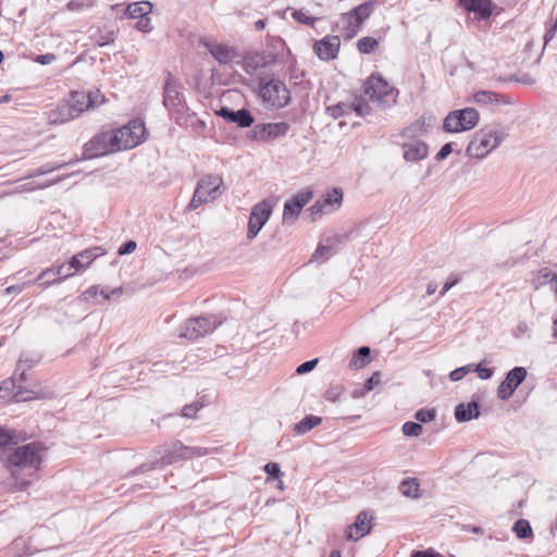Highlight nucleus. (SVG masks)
Segmentation results:
<instances>
[{
    "label": "nucleus",
    "mask_w": 557,
    "mask_h": 557,
    "mask_svg": "<svg viewBox=\"0 0 557 557\" xmlns=\"http://www.w3.org/2000/svg\"><path fill=\"white\" fill-rule=\"evenodd\" d=\"M46 450V447L38 442L16 447L8 456V466L12 476L16 481L21 480L23 486L28 485L29 481L24 480V476H33L39 471Z\"/></svg>",
    "instance_id": "nucleus-1"
},
{
    "label": "nucleus",
    "mask_w": 557,
    "mask_h": 557,
    "mask_svg": "<svg viewBox=\"0 0 557 557\" xmlns=\"http://www.w3.org/2000/svg\"><path fill=\"white\" fill-rule=\"evenodd\" d=\"M163 104L169 110L176 124L182 127L203 129L206 124L195 113L189 112L184 95L178 89V84L170 75L163 90Z\"/></svg>",
    "instance_id": "nucleus-2"
},
{
    "label": "nucleus",
    "mask_w": 557,
    "mask_h": 557,
    "mask_svg": "<svg viewBox=\"0 0 557 557\" xmlns=\"http://www.w3.org/2000/svg\"><path fill=\"white\" fill-rule=\"evenodd\" d=\"M258 96L264 107L275 110L287 107L292 101L289 88L283 81L274 77L259 79Z\"/></svg>",
    "instance_id": "nucleus-3"
},
{
    "label": "nucleus",
    "mask_w": 557,
    "mask_h": 557,
    "mask_svg": "<svg viewBox=\"0 0 557 557\" xmlns=\"http://www.w3.org/2000/svg\"><path fill=\"white\" fill-rule=\"evenodd\" d=\"M507 134L496 126H485L478 131L467 147L470 158L483 159L495 150L506 138Z\"/></svg>",
    "instance_id": "nucleus-4"
},
{
    "label": "nucleus",
    "mask_w": 557,
    "mask_h": 557,
    "mask_svg": "<svg viewBox=\"0 0 557 557\" xmlns=\"http://www.w3.org/2000/svg\"><path fill=\"white\" fill-rule=\"evenodd\" d=\"M222 321L214 314L199 315L186 320L178 327V337L195 341L212 333Z\"/></svg>",
    "instance_id": "nucleus-5"
},
{
    "label": "nucleus",
    "mask_w": 557,
    "mask_h": 557,
    "mask_svg": "<svg viewBox=\"0 0 557 557\" xmlns=\"http://www.w3.org/2000/svg\"><path fill=\"white\" fill-rule=\"evenodd\" d=\"M373 12V2L366 1L357 5L349 12L343 13L338 21V26L346 39H351L361 29L366 20L370 17Z\"/></svg>",
    "instance_id": "nucleus-6"
},
{
    "label": "nucleus",
    "mask_w": 557,
    "mask_h": 557,
    "mask_svg": "<svg viewBox=\"0 0 557 557\" xmlns=\"http://www.w3.org/2000/svg\"><path fill=\"white\" fill-rule=\"evenodd\" d=\"M146 128L141 120L135 119L112 132L116 151L132 149L141 144Z\"/></svg>",
    "instance_id": "nucleus-7"
},
{
    "label": "nucleus",
    "mask_w": 557,
    "mask_h": 557,
    "mask_svg": "<svg viewBox=\"0 0 557 557\" xmlns=\"http://www.w3.org/2000/svg\"><path fill=\"white\" fill-rule=\"evenodd\" d=\"M480 121V114L474 108L454 110L447 114L443 122L446 133H461L474 128Z\"/></svg>",
    "instance_id": "nucleus-8"
},
{
    "label": "nucleus",
    "mask_w": 557,
    "mask_h": 557,
    "mask_svg": "<svg viewBox=\"0 0 557 557\" xmlns=\"http://www.w3.org/2000/svg\"><path fill=\"white\" fill-rule=\"evenodd\" d=\"M363 91L372 102H376L382 107L389 106L396 101L395 89L380 75H371L363 84Z\"/></svg>",
    "instance_id": "nucleus-9"
},
{
    "label": "nucleus",
    "mask_w": 557,
    "mask_h": 557,
    "mask_svg": "<svg viewBox=\"0 0 557 557\" xmlns=\"http://www.w3.org/2000/svg\"><path fill=\"white\" fill-rule=\"evenodd\" d=\"M343 193L338 188H333L321 198H319L309 209L308 213L312 221L318 220L324 214H330L342 206Z\"/></svg>",
    "instance_id": "nucleus-10"
},
{
    "label": "nucleus",
    "mask_w": 557,
    "mask_h": 557,
    "mask_svg": "<svg viewBox=\"0 0 557 557\" xmlns=\"http://www.w3.org/2000/svg\"><path fill=\"white\" fill-rule=\"evenodd\" d=\"M116 151L113 143V134L111 132H102L95 135L84 146V157L94 159Z\"/></svg>",
    "instance_id": "nucleus-11"
},
{
    "label": "nucleus",
    "mask_w": 557,
    "mask_h": 557,
    "mask_svg": "<svg viewBox=\"0 0 557 557\" xmlns=\"http://www.w3.org/2000/svg\"><path fill=\"white\" fill-rule=\"evenodd\" d=\"M289 128L286 122L256 124L250 131L249 138L256 141H270L285 137Z\"/></svg>",
    "instance_id": "nucleus-12"
},
{
    "label": "nucleus",
    "mask_w": 557,
    "mask_h": 557,
    "mask_svg": "<svg viewBox=\"0 0 557 557\" xmlns=\"http://www.w3.org/2000/svg\"><path fill=\"white\" fill-rule=\"evenodd\" d=\"M271 213L272 203L269 200H262L252 207L248 221V239H253L259 234L261 228L270 219Z\"/></svg>",
    "instance_id": "nucleus-13"
},
{
    "label": "nucleus",
    "mask_w": 557,
    "mask_h": 557,
    "mask_svg": "<svg viewBox=\"0 0 557 557\" xmlns=\"http://www.w3.org/2000/svg\"><path fill=\"white\" fill-rule=\"evenodd\" d=\"M527 369L523 367H515L511 369L505 380L499 384L497 388V397L500 400H508L518 388V386L525 380L527 377Z\"/></svg>",
    "instance_id": "nucleus-14"
},
{
    "label": "nucleus",
    "mask_w": 557,
    "mask_h": 557,
    "mask_svg": "<svg viewBox=\"0 0 557 557\" xmlns=\"http://www.w3.org/2000/svg\"><path fill=\"white\" fill-rule=\"evenodd\" d=\"M313 193L307 188L294 195L284 203L283 221L294 222L300 214L302 208L312 199Z\"/></svg>",
    "instance_id": "nucleus-15"
},
{
    "label": "nucleus",
    "mask_w": 557,
    "mask_h": 557,
    "mask_svg": "<svg viewBox=\"0 0 557 557\" xmlns=\"http://www.w3.org/2000/svg\"><path fill=\"white\" fill-rule=\"evenodd\" d=\"M373 516L369 511H360L352 524L345 531V539L349 542H356L371 532Z\"/></svg>",
    "instance_id": "nucleus-16"
},
{
    "label": "nucleus",
    "mask_w": 557,
    "mask_h": 557,
    "mask_svg": "<svg viewBox=\"0 0 557 557\" xmlns=\"http://www.w3.org/2000/svg\"><path fill=\"white\" fill-rule=\"evenodd\" d=\"M196 189H200L208 200H215L224 193L223 178L219 174H206L198 181Z\"/></svg>",
    "instance_id": "nucleus-17"
},
{
    "label": "nucleus",
    "mask_w": 557,
    "mask_h": 557,
    "mask_svg": "<svg viewBox=\"0 0 557 557\" xmlns=\"http://www.w3.org/2000/svg\"><path fill=\"white\" fill-rule=\"evenodd\" d=\"M106 253L102 247H92L74 255L69 261V269L79 273L85 271L95 259Z\"/></svg>",
    "instance_id": "nucleus-18"
},
{
    "label": "nucleus",
    "mask_w": 557,
    "mask_h": 557,
    "mask_svg": "<svg viewBox=\"0 0 557 557\" xmlns=\"http://www.w3.org/2000/svg\"><path fill=\"white\" fill-rule=\"evenodd\" d=\"M215 113L223 120L235 123L242 128L250 127L255 122L253 115L245 108L234 111L227 107H221Z\"/></svg>",
    "instance_id": "nucleus-19"
},
{
    "label": "nucleus",
    "mask_w": 557,
    "mask_h": 557,
    "mask_svg": "<svg viewBox=\"0 0 557 557\" xmlns=\"http://www.w3.org/2000/svg\"><path fill=\"white\" fill-rule=\"evenodd\" d=\"M341 46V39L338 36H325L320 41L314 44V52L319 59L323 61H331L337 57Z\"/></svg>",
    "instance_id": "nucleus-20"
},
{
    "label": "nucleus",
    "mask_w": 557,
    "mask_h": 557,
    "mask_svg": "<svg viewBox=\"0 0 557 557\" xmlns=\"http://www.w3.org/2000/svg\"><path fill=\"white\" fill-rule=\"evenodd\" d=\"M180 460H183V443L180 441L171 443L163 456L156 462H152L151 465H141L137 472H146L148 470H151L154 466L161 463V465H172L174 462H177Z\"/></svg>",
    "instance_id": "nucleus-21"
},
{
    "label": "nucleus",
    "mask_w": 557,
    "mask_h": 557,
    "mask_svg": "<svg viewBox=\"0 0 557 557\" xmlns=\"http://www.w3.org/2000/svg\"><path fill=\"white\" fill-rule=\"evenodd\" d=\"M38 362L39 357L37 355H32L27 352L22 354L17 361L14 375L12 377L13 385L15 386V384H18V387H21V384L26 380V372L30 370L33 367H35Z\"/></svg>",
    "instance_id": "nucleus-22"
},
{
    "label": "nucleus",
    "mask_w": 557,
    "mask_h": 557,
    "mask_svg": "<svg viewBox=\"0 0 557 557\" xmlns=\"http://www.w3.org/2000/svg\"><path fill=\"white\" fill-rule=\"evenodd\" d=\"M205 47L220 64L230 63L236 55L233 48L223 44L206 41Z\"/></svg>",
    "instance_id": "nucleus-23"
},
{
    "label": "nucleus",
    "mask_w": 557,
    "mask_h": 557,
    "mask_svg": "<svg viewBox=\"0 0 557 557\" xmlns=\"http://www.w3.org/2000/svg\"><path fill=\"white\" fill-rule=\"evenodd\" d=\"M404 158L406 161L416 162L428 157V145L423 141L416 140L403 145Z\"/></svg>",
    "instance_id": "nucleus-24"
},
{
    "label": "nucleus",
    "mask_w": 557,
    "mask_h": 557,
    "mask_svg": "<svg viewBox=\"0 0 557 557\" xmlns=\"http://www.w3.org/2000/svg\"><path fill=\"white\" fill-rule=\"evenodd\" d=\"M460 4L468 12L475 13L479 18L486 20L491 16V2L490 0H459Z\"/></svg>",
    "instance_id": "nucleus-25"
},
{
    "label": "nucleus",
    "mask_w": 557,
    "mask_h": 557,
    "mask_svg": "<svg viewBox=\"0 0 557 557\" xmlns=\"http://www.w3.org/2000/svg\"><path fill=\"white\" fill-rule=\"evenodd\" d=\"M50 124H64L75 119L73 111L67 102L59 104L55 109L47 113Z\"/></svg>",
    "instance_id": "nucleus-26"
},
{
    "label": "nucleus",
    "mask_w": 557,
    "mask_h": 557,
    "mask_svg": "<svg viewBox=\"0 0 557 557\" xmlns=\"http://www.w3.org/2000/svg\"><path fill=\"white\" fill-rule=\"evenodd\" d=\"M480 416V406L476 401L459 404L455 408V418L458 422H467Z\"/></svg>",
    "instance_id": "nucleus-27"
},
{
    "label": "nucleus",
    "mask_w": 557,
    "mask_h": 557,
    "mask_svg": "<svg viewBox=\"0 0 557 557\" xmlns=\"http://www.w3.org/2000/svg\"><path fill=\"white\" fill-rule=\"evenodd\" d=\"M71 107L75 119L81 116L85 111L91 109L86 92L73 91L71 98L66 101Z\"/></svg>",
    "instance_id": "nucleus-28"
},
{
    "label": "nucleus",
    "mask_w": 557,
    "mask_h": 557,
    "mask_svg": "<svg viewBox=\"0 0 557 557\" xmlns=\"http://www.w3.org/2000/svg\"><path fill=\"white\" fill-rule=\"evenodd\" d=\"M473 99L478 104H507L510 102L506 96L490 90L475 92Z\"/></svg>",
    "instance_id": "nucleus-29"
},
{
    "label": "nucleus",
    "mask_w": 557,
    "mask_h": 557,
    "mask_svg": "<svg viewBox=\"0 0 557 557\" xmlns=\"http://www.w3.org/2000/svg\"><path fill=\"white\" fill-rule=\"evenodd\" d=\"M152 11V3L149 1L133 2L125 9V15L128 18H140L149 15Z\"/></svg>",
    "instance_id": "nucleus-30"
},
{
    "label": "nucleus",
    "mask_w": 557,
    "mask_h": 557,
    "mask_svg": "<svg viewBox=\"0 0 557 557\" xmlns=\"http://www.w3.org/2000/svg\"><path fill=\"white\" fill-rule=\"evenodd\" d=\"M431 125V117L422 116L405 128L404 135L409 138L418 137L426 133L428 127Z\"/></svg>",
    "instance_id": "nucleus-31"
},
{
    "label": "nucleus",
    "mask_w": 557,
    "mask_h": 557,
    "mask_svg": "<svg viewBox=\"0 0 557 557\" xmlns=\"http://www.w3.org/2000/svg\"><path fill=\"white\" fill-rule=\"evenodd\" d=\"M322 423V419L318 416H306L302 420L294 425L293 431L296 434L302 435L311 431L313 428L320 425Z\"/></svg>",
    "instance_id": "nucleus-32"
},
{
    "label": "nucleus",
    "mask_w": 557,
    "mask_h": 557,
    "mask_svg": "<svg viewBox=\"0 0 557 557\" xmlns=\"http://www.w3.org/2000/svg\"><path fill=\"white\" fill-rule=\"evenodd\" d=\"M370 354L371 349L368 346L358 348L349 362L350 368L360 369L369 364L371 361Z\"/></svg>",
    "instance_id": "nucleus-33"
},
{
    "label": "nucleus",
    "mask_w": 557,
    "mask_h": 557,
    "mask_svg": "<svg viewBox=\"0 0 557 557\" xmlns=\"http://www.w3.org/2000/svg\"><path fill=\"white\" fill-rule=\"evenodd\" d=\"M215 451H218L216 447L207 448L200 446H187L183 444V460L200 458Z\"/></svg>",
    "instance_id": "nucleus-34"
},
{
    "label": "nucleus",
    "mask_w": 557,
    "mask_h": 557,
    "mask_svg": "<svg viewBox=\"0 0 557 557\" xmlns=\"http://www.w3.org/2000/svg\"><path fill=\"white\" fill-rule=\"evenodd\" d=\"M400 493L409 498L420 497V485L417 479H405L399 486Z\"/></svg>",
    "instance_id": "nucleus-35"
},
{
    "label": "nucleus",
    "mask_w": 557,
    "mask_h": 557,
    "mask_svg": "<svg viewBox=\"0 0 557 557\" xmlns=\"http://www.w3.org/2000/svg\"><path fill=\"white\" fill-rule=\"evenodd\" d=\"M54 270H55L57 276L53 278H49L48 281H45L42 283L44 287H49L52 284L60 283L61 281H63L67 277H71L76 273V272H74L73 269H69V262L62 263V264L55 267Z\"/></svg>",
    "instance_id": "nucleus-36"
},
{
    "label": "nucleus",
    "mask_w": 557,
    "mask_h": 557,
    "mask_svg": "<svg viewBox=\"0 0 557 557\" xmlns=\"http://www.w3.org/2000/svg\"><path fill=\"white\" fill-rule=\"evenodd\" d=\"M557 273L553 272L548 268H542L539 270L536 276L532 281L534 289H539L543 286L549 285Z\"/></svg>",
    "instance_id": "nucleus-37"
},
{
    "label": "nucleus",
    "mask_w": 557,
    "mask_h": 557,
    "mask_svg": "<svg viewBox=\"0 0 557 557\" xmlns=\"http://www.w3.org/2000/svg\"><path fill=\"white\" fill-rule=\"evenodd\" d=\"M91 38L97 46L104 47L114 42L116 34L113 29H98L96 34L91 35Z\"/></svg>",
    "instance_id": "nucleus-38"
},
{
    "label": "nucleus",
    "mask_w": 557,
    "mask_h": 557,
    "mask_svg": "<svg viewBox=\"0 0 557 557\" xmlns=\"http://www.w3.org/2000/svg\"><path fill=\"white\" fill-rule=\"evenodd\" d=\"M352 112V104L347 102H338L326 107V113L333 119H339Z\"/></svg>",
    "instance_id": "nucleus-39"
},
{
    "label": "nucleus",
    "mask_w": 557,
    "mask_h": 557,
    "mask_svg": "<svg viewBox=\"0 0 557 557\" xmlns=\"http://www.w3.org/2000/svg\"><path fill=\"white\" fill-rule=\"evenodd\" d=\"M70 163L71 162L48 163V164L41 165L40 168L29 172L26 177L27 178H33V177L41 176V175L51 173L53 171L63 169L64 166H66Z\"/></svg>",
    "instance_id": "nucleus-40"
},
{
    "label": "nucleus",
    "mask_w": 557,
    "mask_h": 557,
    "mask_svg": "<svg viewBox=\"0 0 557 557\" xmlns=\"http://www.w3.org/2000/svg\"><path fill=\"white\" fill-rule=\"evenodd\" d=\"M276 54L269 53L267 55H256L255 58L247 59L246 64L248 66H253L255 69L264 67L270 65L276 61Z\"/></svg>",
    "instance_id": "nucleus-41"
},
{
    "label": "nucleus",
    "mask_w": 557,
    "mask_h": 557,
    "mask_svg": "<svg viewBox=\"0 0 557 557\" xmlns=\"http://www.w3.org/2000/svg\"><path fill=\"white\" fill-rule=\"evenodd\" d=\"M17 444L16 432L4 426H0V448Z\"/></svg>",
    "instance_id": "nucleus-42"
},
{
    "label": "nucleus",
    "mask_w": 557,
    "mask_h": 557,
    "mask_svg": "<svg viewBox=\"0 0 557 557\" xmlns=\"http://www.w3.org/2000/svg\"><path fill=\"white\" fill-rule=\"evenodd\" d=\"M345 392V388L341 384L331 385L323 394V398L331 403H338Z\"/></svg>",
    "instance_id": "nucleus-43"
},
{
    "label": "nucleus",
    "mask_w": 557,
    "mask_h": 557,
    "mask_svg": "<svg viewBox=\"0 0 557 557\" xmlns=\"http://www.w3.org/2000/svg\"><path fill=\"white\" fill-rule=\"evenodd\" d=\"M512 531L516 533L518 539H527L532 535V529L528 520L519 519L515 522Z\"/></svg>",
    "instance_id": "nucleus-44"
},
{
    "label": "nucleus",
    "mask_w": 557,
    "mask_h": 557,
    "mask_svg": "<svg viewBox=\"0 0 557 557\" xmlns=\"http://www.w3.org/2000/svg\"><path fill=\"white\" fill-rule=\"evenodd\" d=\"M376 46L377 40L369 36L360 38L357 42L358 50L367 54L373 52Z\"/></svg>",
    "instance_id": "nucleus-45"
},
{
    "label": "nucleus",
    "mask_w": 557,
    "mask_h": 557,
    "mask_svg": "<svg viewBox=\"0 0 557 557\" xmlns=\"http://www.w3.org/2000/svg\"><path fill=\"white\" fill-rule=\"evenodd\" d=\"M333 255V247L327 245H319L315 251L313 252L310 262L317 261L319 259L327 260Z\"/></svg>",
    "instance_id": "nucleus-46"
},
{
    "label": "nucleus",
    "mask_w": 557,
    "mask_h": 557,
    "mask_svg": "<svg viewBox=\"0 0 557 557\" xmlns=\"http://www.w3.org/2000/svg\"><path fill=\"white\" fill-rule=\"evenodd\" d=\"M423 431V428L420 423H417V422H405L403 424V433L406 435V436H419Z\"/></svg>",
    "instance_id": "nucleus-47"
},
{
    "label": "nucleus",
    "mask_w": 557,
    "mask_h": 557,
    "mask_svg": "<svg viewBox=\"0 0 557 557\" xmlns=\"http://www.w3.org/2000/svg\"><path fill=\"white\" fill-rule=\"evenodd\" d=\"M205 406L201 401H196L189 405L184 406L182 409V416L185 418H194L196 413Z\"/></svg>",
    "instance_id": "nucleus-48"
},
{
    "label": "nucleus",
    "mask_w": 557,
    "mask_h": 557,
    "mask_svg": "<svg viewBox=\"0 0 557 557\" xmlns=\"http://www.w3.org/2000/svg\"><path fill=\"white\" fill-rule=\"evenodd\" d=\"M292 15L297 22L308 25V26H313V24L315 22V18L312 16H309L307 14V12L304 10H295Z\"/></svg>",
    "instance_id": "nucleus-49"
},
{
    "label": "nucleus",
    "mask_w": 557,
    "mask_h": 557,
    "mask_svg": "<svg viewBox=\"0 0 557 557\" xmlns=\"http://www.w3.org/2000/svg\"><path fill=\"white\" fill-rule=\"evenodd\" d=\"M86 95L88 96V103L91 109L101 106L106 101L104 96L99 90L89 91Z\"/></svg>",
    "instance_id": "nucleus-50"
},
{
    "label": "nucleus",
    "mask_w": 557,
    "mask_h": 557,
    "mask_svg": "<svg viewBox=\"0 0 557 557\" xmlns=\"http://www.w3.org/2000/svg\"><path fill=\"white\" fill-rule=\"evenodd\" d=\"M209 200L201 195L200 189H195L191 200L188 203L189 210H196L201 205L207 203Z\"/></svg>",
    "instance_id": "nucleus-51"
},
{
    "label": "nucleus",
    "mask_w": 557,
    "mask_h": 557,
    "mask_svg": "<svg viewBox=\"0 0 557 557\" xmlns=\"http://www.w3.org/2000/svg\"><path fill=\"white\" fill-rule=\"evenodd\" d=\"M436 416L435 409H420L416 412L414 418L423 423L432 421Z\"/></svg>",
    "instance_id": "nucleus-52"
},
{
    "label": "nucleus",
    "mask_w": 557,
    "mask_h": 557,
    "mask_svg": "<svg viewBox=\"0 0 557 557\" xmlns=\"http://www.w3.org/2000/svg\"><path fill=\"white\" fill-rule=\"evenodd\" d=\"M352 104V111L359 116H366L370 113V106L362 99H356Z\"/></svg>",
    "instance_id": "nucleus-53"
},
{
    "label": "nucleus",
    "mask_w": 557,
    "mask_h": 557,
    "mask_svg": "<svg viewBox=\"0 0 557 557\" xmlns=\"http://www.w3.org/2000/svg\"><path fill=\"white\" fill-rule=\"evenodd\" d=\"M64 177L62 176H59L58 178L53 180V181H49L40 186H35L33 183H28V184H25V185H22L21 186V191H33L37 188H47L49 186H52L57 183H60L61 181H63Z\"/></svg>",
    "instance_id": "nucleus-54"
},
{
    "label": "nucleus",
    "mask_w": 557,
    "mask_h": 557,
    "mask_svg": "<svg viewBox=\"0 0 557 557\" xmlns=\"http://www.w3.org/2000/svg\"><path fill=\"white\" fill-rule=\"evenodd\" d=\"M471 371L470 366H463L453 370L449 374V379L454 382L460 381Z\"/></svg>",
    "instance_id": "nucleus-55"
},
{
    "label": "nucleus",
    "mask_w": 557,
    "mask_h": 557,
    "mask_svg": "<svg viewBox=\"0 0 557 557\" xmlns=\"http://www.w3.org/2000/svg\"><path fill=\"white\" fill-rule=\"evenodd\" d=\"M264 472L268 474L269 478L273 479H280V476L282 475L281 468L276 462L267 463L264 466Z\"/></svg>",
    "instance_id": "nucleus-56"
},
{
    "label": "nucleus",
    "mask_w": 557,
    "mask_h": 557,
    "mask_svg": "<svg viewBox=\"0 0 557 557\" xmlns=\"http://www.w3.org/2000/svg\"><path fill=\"white\" fill-rule=\"evenodd\" d=\"M135 28L141 33H150L152 30L151 20L148 15L138 18V22L135 24Z\"/></svg>",
    "instance_id": "nucleus-57"
},
{
    "label": "nucleus",
    "mask_w": 557,
    "mask_h": 557,
    "mask_svg": "<svg viewBox=\"0 0 557 557\" xmlns=\"http://www.w3.org/2000/svg\"><path fill=\"white\" fill-rule=\"evenodd\" d=\"M381 382V374L379 372H374L368 380H366L363 387L369 393Z\"/></svg>",
    "instance_id": "nucleus-58"
},
{
    "label": "nucleus",
    "mask_w": 557,
    "mask_h": 557,
    "mask_svg": "<svg viewBox=\"0 0 557 557\" xmlns=\"http://www.w3.org/2000/svg\"><path fill=\"white\" fill-rule=\"evenodd\" d=\"M317 363H318V359L305 361L297 367L296 372L298 374L308 373L315 368Z\"/></svg>",
    "instance_id": "nucleus-59"
},
{
    "label": "nucleus",
    "mask_w": 557,
    "mask_h": 557,
    "mask_svg": "<svg viewBox=\"0 0 557 557\" xmlns=\"http://www.w3.org/2000/svg\"><path fill=\"white\" fill-rule=\"evenodd\" d=\"M122 293H123L122 287H116L111 290H109L108 288H101V290H100V295L104 299H108V300L115 298V297H120L122 295Z\"/></svg>",
    "instance_id": "nucleus-60"
},
{
    "label": "nucleus",
    "mask_w": 557,
    "mask_h": 557,
    "mask_svg": "<svg viewBox=\"0 0 557 557\" xmlns=\"http://www.w3.org/2000/svg\"><path fill=\"white\" fill-rule=\"evenodd\" d=\"M137 247V244L136 242L134 240H127L126 243H124L117 250V253L120 256H124V255H128V253H132Z\"/></svg>",
    "instance_id": "nucleus-61"
},
{
    "label": "nucleus",
    "mask_w": 557,
    "mask_h": 557,
    "mask_svg": "<svg viewBox=\"0 0 557 557\" xmlns=\"http://www.w3.org/2000/svg\"><path fill=\"white\" fill-rule=\"evenodd\" d=\"M57 276V273H55V270L54 268H48L46 270H44L38 276H37V282L40 283V285L42 286V283L45 281H48L49 278H53Z\"/></svg>",
    "instance_id": "nucleus-62"
},
{
    "label": "nucleus",
    "mask_w": 557,
    "mask_h": 557,
    "mask_svg": "<svg viewBox=\"0 0 557 557\" xmlns=\"http://www.w3.org/2000/svg\"><path fill=\"white\" fill-rule=\"evenodd\" d=\"M453 151L451 143L445 144L440 151L436 153L435 159L442 161L446 159Z\"/></svg>",
    "instance_id": "nucleus-63"
},
{
    "label": "nucleus",
    "mask_w": 557,
    "mask_h": 557,
    "mask_svg": "<svg viewBox=\"0 0 557 557\" xmlns=\"http://www.w3.org/2000/svg\"><path fill=\"white\" fill-rule=\"evenodd\" d=\"M475 371L479 374V377L482 380H488L493 375V370L491 368L482 367L481 364L476 366Z\"/></svg>",
    "instance_id": "nucleus-64"
}]
</instances>
